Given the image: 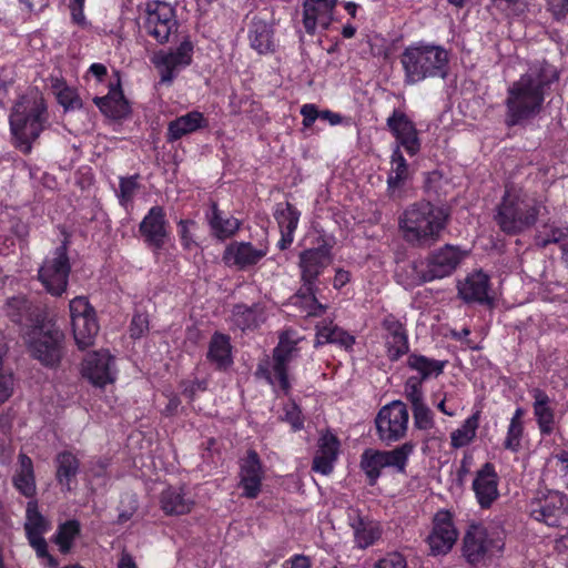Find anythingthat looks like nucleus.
<instances>
[{
	"instance_id": "49",
	"label": "nucleus",
	"mask_w": 568,
	"mask_h": 568,
	"mask_svg": "<svg viewBox=\"0 0 568 568\" xmlns=\"http://www.w3.org/2000/svg\"><path fill=\"white\" fill-rule=\"evenodd\" d=\"M568 235V227H558L555 225H545L542 231L536 235V244L546 246L550 243H557Z\"/></svg>"
},
{
	"instance_id": "3",
	"label": "nucleus",
	"mask_w": 568,
	"mask_h": 568,
	"mask_svg": "<svg viewBox=\"0 0 568 568\" xmlns=\"http://www.w3.org/2000/svg\"><path fill=\"white\" fill-rule=\"evenodd\" d=\"M9 120L17 146L22 152L29 153L32 142L38 139L47 121L42 95L31 91L21 97L13 105Z\"/></svg>"
},
{
	"instance_id": "27",
	"label": "nucleus",
	"mask_w": 568,
	"mask_h": 568,
	"mask_svg": "<svg viewBox=\"0 0 568 568\" xmlns=\"http://www.w3.org/2000/svg\"><path fill=\"white\" fill-rule=\"evenodd\" d=\"M347 519L358 548L365 549L379 539L382 529L377 521L363 517L357 509H349Z\"/></svg>"
},
{
	"instance_id": "50",
	"label": "nucleus",
	"mask_w": 568,
	"mask_h": 568,
	"mask_svg": "<svg viewBox=\"0 0 568 568\" xmlns=\"http://www.w3.org/2000/svg\"><path fill=\"white\" fill-rule=\"evenodd\" d=\"M196 222L193 220H180L178 222V233L181 244L185 250H192L196 246L194 239V231L196 230Z\"/></svg>"
},
{
	"instance_id": "43",
	"label": "nucleus",
	"mask_w": 568,
	"mask_h": 568,
	"mask_svg": "<svg viewBox=\"0 0 568 568\" xmlns=\"http://www.w3.org/2000/svg\"><path fill=\"white\" fill-rule=\"evenodd\" d=\"M361 467L369 479L371 484H375L385 469L382 450L366 449L361 459Z\"/></svg>"
},
{
	"instance_id": "4",
	"label": "nucleus",
	"mask_w": 568,
	"mask_h": 568,
	"mask_svg": "<svg viewBox=\"0 0 568 568\" xmlns=\"http://www.w3.org/2000/svg\"><path fill=\"white\" fill-rule=\"evenodd\" d=\"M448 61V52L443 47L426 42L413 43L404 50L400 58L405 82L415 84L427 78H444Z\"/></svg>"
},
{
	"instance_id": "59",
	"label": "nucleus",
	"mask_w": 568,
	"mask_h": 568,
	"mask_svg": "<svg viewBox=\"0 0 568 568\" xmlns=\"http://www.w3.org/2000/svg\"><path fill=\"white\" fill-rule=\"evenodd\" d=\"M59 103L65 109H75L80 106V100L75 92L70 88H63L57 93Z\"/></svg>"
},
{
	"instance_id": "64",
	"label": "nucleus",
	"mask_w": 568,
	"mask_h": 568,
	"mask_svg": "<svg viewBox=\"0 0 568 568\" xmlns=\"http://www.w3.org/2000/svg\"><path fill=\"white\" fill-rule=\"evenodd\" d=\"M312 561L307 556L294 555L283 562V568H311Z\"/></svg>"
},
{
	"instance_id": "11",
	"label": "nucleus",
	"mask_w": 568,
	"mask_h": 568,
	"mask_svg": "<svg viewBox=\"0 0 568 568\" xmlns=\"http://www.w3.org/2000/svg\"><path fill=\"white\" fill-rule=\"evenodd\" d=\"M529 511L534 519L550 527L568 524L567 497L557 490L539 491L530 503Z\"/></svg>"
},
{
	"instance_id": "39",
	"label": "nucleus",
	"mask_w": 568,
	"mask_h": 568,
	"mask_svg": "<svg viewBox=\"0 0 568 568\" xmlns=\"http://www.w3.org/2000/svg\"><path fill=\"white\" fill-rule=\"evenodd\" d=\"M480 412L473 413L464 423L452 432L450 446L453 448H462L468 446L476 437L479 426Z\"/></svg>"
},
{
	"instance_id": "52",
	"label": "nucleus",
	"mask_w": 568,
	"mask_h": 568,
	"mask_svg": "<svg viewBox=\"0 0 568 568\" xmlns=\"http://www.w3.org/2000/svg\"><path fill=\"white\" fill-rule=\"evenodd\" d=\"M493 2L508 16L519 17L529 9L531 0H493Z\"/></svg>"
},
{
	"instance_id": "23",
	"label": "nucleus",
	"mask_w": 568,
	"mask_h": 568,
	"mask_svg": "<svg viewBox=\"0 0 568 568\" xmlns=\"http://www.w3.org/2000/svg\"><path fill=\"white\" fill-rule=\"evenodd\" d=\"M264 474L255 452H248L240 464V484L242 495L246 498H256L261 491Z\"/></svg>"
},
{
	"instance_id": "15",
	"label": "nucleus",
	"mask_w": 568,
	"mask_h": 568,
	"mask_svg": "<svg viewBox=\"0 0 568 568\" xmlns=\"http://www.w3.org/2000/svg\"><path fill=\"white\" fill-rule=\"evenodd\" d=\"M70 264L64 245L49 255L39 270V278L52 295H61L68 285Z\"/></svg>"
},
{
	"instance_id": "8",
	"label": "nucleus",
	"mask_w": 568,
	"mask_h": 568,
	"mask_svg": "<svg viewBox=\"0 0 568 568\" xmlns=\"http://www.w3.org/2000/svg\"><path fill=\"white\" fill-rule=\"evenodd\" d=\"M331 248L327 245L306 250L300 255L302 280L306 285H308L307 290L311 293V295L305 300V312L310 316H317L324 312V306L316 301L313 294L312 285L323 270L331 264Z\"/></svg>"
},
{
	"instance_id": "60",
	"label": "nucleus",
	"mask_w": 568,
	"mask_h": 568,
	"mask_svg": "<svg viewBox=\"0 0 568 568\" xmlns=\"http://www.w3.org/2000/svg\"><path fill=\"white\" fill-rule=\"evenodd\" d=\"M383 327L385 329L384 338H392L397 334H406L402 323L393 315H387L383 321Z\"/></svg>"
},
{
	"instance_id": "56",
	"label": "nucleus",
	"mask_w": 568,
	"mask_h": 568,
	"mask_svg": "<svg viewBox=\"0 0 568 568\" xmlns=\"http://www.w3.org/2000/svg\"><path fill=\"white\" fill-rule=\"evenodd\" d=\"M29 310L24 297H12L7 303V313L14 322H21L23 313Z\"/></svg>"
},
{
	"instance_id": "20",
	"label": "nucleus",
	"mask_w": 568,
	"mask_h": 568,
	"mask_svg": "<svg viewBox=\"0 0 568 568\" xmlns=\"http://www.w3.org/2000/svg\"><path fill=\"white\" fill-rule=\"evenodd\" d=\"M458 532L448 511H438L433 520L427 544L433 556L448 554L457 541Z\"/></svg>"
},
{
	"instance_id": "62",
	"label": "nucleus",
	"mask_w": 568,
	"mask_h": 568,
	"mask_svg": "<svg viewBox=\"0 0 568 568\" xmlns=\"http://www.w3.org/2000/svg\"><path fill=\"white\" fill-rule=\"evenodd\" d=\"M547 8L555 19L560 20L568 14V0H547Z\"/></svg>"
},
{
	"instance_id": "30",
	"label": "nucleus",
	"mask_w": 568,
	"mask_h": 568,
	"mask_svg": "<svg viewBox=\"0 0 568 568\" xmlns=\"http://www.w3.org/2000/svg\"><path fill=\"white\" fill-rule=\"evenodd\" d=\"M458 294L466 302H488V276L480 271L469 274L464 281L458 283Z\"/></svg>"
},
{
	"instance_id": "34",
	"label": "nucleus",
	"mask_w": 568,
	"mask_h": 568,
	"mask_svg": "<svg viewBox=\"0 0 568 568\" xmlns=\"http://www.w3.org/2000/svg\"><path fill=\"white\" fill-rule=\"evenodd\" d=\"M300 216L301 212L290 203H286L284 207L277 209L275 219L281 231V240L278 241L281 250H285L293 243Z\"/></svg>"
},
{
	"instance_id": "28",
	"label": "nucleus",
	"mask_w": 568,
	"mask_h": 568,
	"mask_svg": "<svg viewBox=\"0 0 568 568\" xmlns=\"http://www.w3.org/2000/svg\"><path fill=\"white\" fill-rule=\"evenodd\" d=\"M339 443L337 438L326 433L318 440V449L313 459L312 469L322 475H329L333 471L337 459Z\"/></svg>"
},
{
	"instance_id": "12",
	"label": "nucleus",
	"mask_w": 568,
	"mask_h": 568,
	"mask_svg": "<svg viewBox=\"0 0 568 568\" xmlns=\"http://www.w3.org/2000/svg\"><path fill=\"white\" fill-rule=\"evenodd\" d=\"M69 307L75 344L81 349L93 345L99 332V324L93 307L82 296L71 300Z\"/></svg>"
},
{
	"instance_id": "45",
	"label": "nucleus",
	"mask_w": 568,
	"mask_h": 568,
	"mask_svg": "<svg viewBox=\"0 0 568 568\" xmlns=\"http://www.w3.org/2000/svg\"><path fill=\"white\" fill-rule=\"evenodd\" d=\"M407 175L408 169L406 160L397 146L392 155V168L387 179L389 190L394 192L397 187H399L400 184L407 179Z\"/></svg>"
},
{
	"instance_id": "1",
	"label": "nucleus",
	"mask_w": 568,
	"mask_h": 568,
	"mask_svg": "<svg viewBox=\"0 0 568 568\" xmlns=\"http://www.w3.org/2000/svg\"><path fill=\"white\" fill-rule=\"evenodd\" d=\"M557 80V70L548 63H537L508 89L506 123L516 125L532 115L544 101V89Z\"/></svg>"
},
{
	"instance_id": "37",
	"label": "nucleus",
	"mask_w": 568,
	"mask_h": 568,
	"mask_svg": "<svg viewBox=\"0 0 568 568\" xmlns=\"http://www.w3.org/2000/svg\"><path fill=\"white\" fill-rule=\"evenodd\" d=\"M354 342V336L332 323L317 326L316 346L331 343L348 349L353 346Z\"/></svg>"
},
{
	"instance_id": "48",
	"label": "nucleus",
	"mask_w": 568,
	"mask_h": 568,
	"mask_svg": "<svg viewBox=\"0 0 568 568\" xmlns=\"http://www.w3.org/2000/svg\"><path fill=\"white\" fill-rule=\"evenodd\" d=\"M6 353V347L0 346V404L7 402L11 397L14 388L13 375L3 366V357Z\"/></svg>"
},
{
	"instance_id": "46",
	"label": "nucleus",
	"mask_w": 568,
	"mask_h": 568,
	"mask_svg": "<svg viewBox=\"0 0 568 568\" xmlns=\"http://www.w3.org/2000/svg\"><path fill=\"white\" fill-rule=\"evenodd\" d=\"M426 270L425 263L423 260L414 262L407 267L397 271L396 277L397 282L402 284L405 288H410L417 285H420L425 282H430V280H420L415 282V277L422 274Z\"/></svg>"
},
{
	"instance_id": "58",
	"label": "nucleus",
	"mask_w": 568,
	"mask_h": 568,
	"mask_svg": "<svg viewBox=\"0 0 568 568\" xmlns=\"http://www.w3.org/2000/svg\"><path fill=\"white\" fill-rule=\"evenodd\" d=\"M284 419L291 424L293 430H298L303 427L301 410L294 403L284 407Z\"/></svg>"
},
{
	"instance_id": "9",
	"label": "nucleus",
	"mask_w": 568,
	"mask_h": 568,
	"mask_svg": "<svg viewBox=\"0 0 568 568\" xmlns=\"http://www.w3.org/2000/svg\"><path fill=\"white\" fill-rule=\"evenodd\" d=\"M297 338L290 332L281 335L280 343L274 349L273 361L270 364L261 365V373L267 382L276 389L288 393L290 382L287 377V365L296 354Z\"/></svg>"
},
{
	"instance_id": "36",
	"label": "nucleus",
	"mask_w": 568,
	"mask_h": 568,
	"mask_svg": "<svg viewBox=\"0 0 568 568\" xmlns=\"http://www.w3.org/2000/svg\"><path fill=\"white\" fill-rule=\"evenodd\" d=\"M251 47L258 53L273 51V32L271 26L265 21L253 19L248 30Z\"/></svg>"
},
{
	"instance_id": "18",
	"label": "nucleus",
	"mask_w": 568,
	"mask_h": 568,
	"mask_svg": "<svg viewBox=\"0 0 568 568\" xmlns=\"http://www.w3.org/2000/svg\"><path fill=\"white\" fill-rule=\"evenodd\" d=\"M407 408L398 400L384 406L376 417L378 436L384 442H395L402 438L407 430Z\"/></svg>"
},
{
	"instance_id": "26",
	"label": "nucleus",
	"mask_w": 568,
	"mask_h": 568,
	"mask_svg": "<svg viewBox=\"0 0 568 568\" xmlns=\"http://www.w3.org/2000/svg\"><path fill=\"white\" fill-rule=\"evenodd\" d=\"M387 125L395 136L398 145L403 146L409 155H415L420 149L416 128L413 122L403 113L394 112L388 118Z\"/></svg>"
},
{
	"instance_id": "10",
	"label": "nucleus",
	"mask_w": 568,
	"mask_h": 568,
	"mask_svg": "<svg viewBox=\"0 0 568 568\" xmlns=\"http://www.w3.org/2000/svg\"><path fill=\"white\" fill-rule=\"evenodd\" d=\"M193 42L185 37L175 48L155 52L151 61L160 73L161 82L171 83L183 69L189 67L193 59Z\"/></svg>"
},
{
	"instance_id": "6",
	"label": "nucleus",
	"mask_w": 568,
	"mask_h": 568,
	"mask_svg": "<svg viewBox=\"0 0 568 568\" xmlns=\"http://www.w3.org/2000/svg\"><path fill=\"white\" fill-rule=\"evenodd\" d=\"M31 355L45 366H55L62 357L63 333L52 320H37L23 333Z\"/></svg>"
},
{
	"instance_id": "55",
	"label": "nucleus",
	"mask_w": 568,
	"mask_h": 568,
	"mask_svg": "<svg viewBox=\"0 0 568 568\" xmlns=\"http://www.w3.org/2000/svg\"><path fill=\"white\" fill-rule=\"evenodd\" d=\"M414 422L419 429H429L433 427V416L430 409L425 403L413 406Z\"/></svg>"
},
{
	"instance_id": "61",
	"label": "nucleus",
	"mask_w": 568,
	"mask_h": 568,
	"mask_svg": "<svg viewBox=\"0 0 568 568\" xmlns=\"http://www.w3.org/2000/svg\"><path fill=\"white\" fill-rule=\"evenodd\" d=\"M374 568H406V562L402 555L394 552L378 560Z\"/></svg>"
},
{
	"instance_id": "7",
	"label": "nucleus",
	"mask_w": 568,
	"mask_h": 568,
	"mask_svg": "<svg viewBox=\"0 0 568 568\" xmlns=\"http://www.w3.org/2000/svg\"><path fill=\"white\" fill-rule=\"evenodd\" d=\"M504 539V529L498 525H471L464 537V556L471 564L493 558L503 551Z\"/></svg>"
},
{
	"instance_id": "53",
	"label": "nucleus",
	"mask_w": 568,
	"mask_h": 568,
	"mask_svg": "<svg viewBox=\"0 0 568 568\" xmlns=\"http://www.w3.org/2000/svg\"><path fill=\"white\" fill-rule=\"evenodd\" d=\"M422 383V379H419L416 376H412L407 379L405 384V395L406 398L410 402L412 406L424 403Z\"/></svg>"
},
{
	"instance_id": "54",
	"label": "nucleus",
	"mask_w": 568,
	"mask_h": 568,
	"mask_svg": "<svg viewBox=\"0 0 568 568\" xmlns=\"http://www.w3.org/2000/svg\"><path fill=\"white\" fill-rule=\"evenodd\" d=\"M138 187H139V184L136 182L135 176L121 179L119 199H120V203L123 206L126 207L131 203L134 194L136 193Z\"/></svg>"
},
{
	"instance_id": "2",
	"label": "nucleus",
	"mask_w": 568,
	"mask_h": 568,
	"mask_svg": "<svg viewBox=\"0 0 568 568\" xmlns=\"http://www.w3.org/2000/svg\"><path fill=\"white\" fill-rule=\"evenodd\" d=\"M545 212L542 201L529 196L521 189L508 187L495 219L503 232L518 234L530 229Z\"/></svg>"
},
{
	"instance_id": "41",
	"label": "nucleus",
	"mask_w": 568,
	"mask_h": 568,
	"mask_svg": "<svg viewBox=\"0 0 568 568\" xmlns=\"http://www.w3.org/2000/svg\"><path fill=\"white\" fill-rule=\"evenodd\" d=\"M407 365L419 374V379L424 381L442 374L445 363L423 355L412 354L407 359Z\"/></svg>"
},
{
	"instance_id": "32",
	"label": "nucleus",
	"mask_w": 568,
	"mask_h": 568,
	"mask_svg": "<svg viewBox=\"0 0 568 568\" xmlns=\"http://www.w3.org/2000/svg\"><path fill=\"white\" fill-rule=\"evenodd\" d=\"M206 125L207 121L203 113L199 111H191L169 123L168 139L170 141H176L184 135L191 134L199 129L205 128Z\"/></svg>"
},
{
	"instance_id": "47",
	"label": "nucleus",
	"mask_w": 568,
	"mask_h": 568,
	"mask_svg": "<svg viewBox=\"0 0 568 568\" xmlns=\"http://www.w3.org/2000/svg\"><path fill=\"white\" fill-rule=\"evenodd\" d=\"M80 525L75 520H70L62 524L57 532L55 542L61 552H68L73 544V540L79 535Z\"/></svg>"
},
{
	"instance_id": "17",
	"label": "nucleus",
	"mask_w": 568,
	"mask_h": 568,
	"mask_svg": "<svg viewBox=\"0 0 568 568\" xmlns=\"http://www.w3.org/2000/svg\"><path fill=\"white\" fill-rule=\"evenodd\" d=\"M465 256V251L453 245H446L433 252L426 260H423L426 270L415 277V282L420 280H440L452 275Z\"/></svg>"
},
{
	"instance_id": "63",
	"label": "nucleus",
	"mask_w": 568,
	"mask_h": 568,
	"mask_svg": "<svg viewBox=\"0 0 568 568\" xmlns=\"http://www.w3.org/2000/svg\"><path fill=\"white\" fill-rule=\"evenodd\" d=\"M235 316L236 323L241 325L243 328H250L256 325V321L254 318V311L251 308L237 307Z\"/></svg>"
},
{
	"instance_id": "5",
	"label": "nucleus",
	"mask_w": 568,
	"mask_h": 568,
	"mask_svg": "<svg viewBox=\"0 0 568 568\" xmlns=\"http://www.w3.org/2000/svg\"><path fill=\"white\" fill-rule=\"evenodd\" d=\"M445 211L429 202H422L408 207L402 219L400 229L404 237L414 244L429 245L438 240L446 223Z\"/></svg>"
},
{
	"instance_id": "42",
	"label": "nucleus",
	"mask_w": 568,
	"mask_h": 568,
	"mask_svg": "<svg viewBox=\"0 0 568 568\" xmlns=\"http://www.w3.org/2000/svg\"><path fill=\"white\" fill-rule=\"evenodd\" d=\"M524 416L525 410L521 407L516 408L507 429L504 447L514 453L518 452L521 447V439L524 435Z\"/></svg>"
},
{
	"instance_id": "44",
	"label": "nucleus",
	"mask_w": 568,
	"mask_h": 568,
	"mask_svg": "<svg viewBox=\"0 0 568 568\" xmlns=\"http://www.w3.org/2000/svg\"><path fill=\"white\" fill-rule=\"evenodd\" d=\"M413 447L404 444L392 450H382L385 468L393 469L396 473H404Z\"/></svg>"
},
{
	"instance_id": "57",
	"label": "nucleus",
	"mask_w": 568,
	"mask_h": 568,
	"mask_svg": "<svg viewBox=\"0 0 568 568\" xmlns=\"http://www.w3.org/2000/svg\"><path fill=\"white\" fill-rule=\"evenodd\" d=\"M149 331V318L148 315L139 313L132 318L130 325V334L133 338H140Z\"/></svg>"
},
{
	"instance_id": "13",
	"label": "nucleus",
	"mask_w": 568,
	"mask_h": 568,
	"mask_svg": "<svg viewBox=\"0 0 568 568\" xmlns=\"http://www.w3.org/2000/svg\"><path fill=\"white\" fill-rule=\"evenodd\" d=\"M145 29L159 43H165L178 32L179 23L174 7L165 1L152 0L146 3Z\"/></svg>"
},
{
	"instance_id": "33",
	"label": "nucleus",
	"mask_w": 568,
	"mask_h": 568,
	"mask_svg": "<svg viewBox=\"0 0 568 568\" xmlns=\"http://www.w3.org/2000/svg\"><path fill=\"white\" fill-rule=\"evenodd\" d=\"M534 398V415L542 434H550L555 429L554 405L549 396L540 389L531 392Z\"/></svg>"
},
{
	"instance_id": "51",
	"label": "nucleus",
	"mask_w": 568,
	"mask_h": 568,
	"mask_svg": "<svg viewBox=\"0 0 568 568\" xmlns=\"http://www.w3.org/2000/svg\"><path fill=\"white\" fill-rule=\"evenodd\" d=\"M387 355L389 359L397 361L408 351V341L406 334H397V336L385 339Z\"/></svg>"
},
{
	"instance_id": "24",
	"label": "nucleus",
	"mask_w": 568,
	"mask_h": 568,
	"mask_svg": "<svg viewBox=\"0 0 568 568\" xmlns=\"http://www.w3.org/2000/svg\"><path fill=\"white\" fill-rule=\"evenodd\" d=\"M108 93L103 97H95L94 103L106 116L121 119L129 113V105L120 88V78L114 74L106 83Z\"/></svg>"
},
{
	"instance_id": "21",
	"label": "nucleus",
	"mask_w": 568,
	"mask_h": 568,
	"mask_svg": "<svg viewBox=\"0 0 568 568\" xmlns=\"http://www.w3.org/2000/svg\"><path fill=\"white\" fill-rule=\"evenodd\" d=\"M139 230L148 245L155 250L162 248L169 235L163 207L152 206L141 221Z\"/></svg>"
},
{
	"instance_id": "16",
	"label": "nucleus",
	"mask_w": 568,
	"mask_h": 568,
	"mask_svg": "<svg viewBox=\"0 0 568 568\" xmlns=\"http://www.w3.org/2000/svg\"><path fill=\"white\" fill-rule=\"evenodd\" d=\"M50 521L39 511L38 501L29 500L26 509L24 529L31 547L39 558L50 567L57 566L55 559L49 555L43 535L50 529Z\"/></svg>"
},
{
	"instance_id": "35",
	"label": "nucleus",
	"mask_w": 568,
	"mask_h": 568,
	"mask_svg": "<svg viewBox=\"0 0 568 568\" xmlns=\"http://www.w3.org/2000/svg\"><path fill=\"white\" fill-rule=\"evenodd\" d=\"M211 231L219 240H226L234 236L241 227V221L220 211L216 204L212 205L209 215Z\"/></svg>"
},
{
	"instance_id": "31",
	"label": "nucleus",
	"mask_w": 568,
	"mask_h": 568,
	"mask_svg": "<svg viewBox=\"0 0 568 568\" xmlns=\"http://www.w3.org/2000/svg\"><path fill=\"white\" fill-rule=\"evenodd\" d=\"M161 509L170 516H180L189 514L194 500L186 496L182 487H168L160 496Z\"/></svg>"
},
{
	"instance_id": "22",
	"label": "nucleus",
	"mask_w": 568,
	"mask_h": 568,
	"mask_svg": "<svg viewBox=\"0 0 568 568\" xmlns=\"http://www.w3.org/2000/svg\"><path fill=\"white\" fill-rule=\"evenodd\" d=\"M337 0H305L303 24L307 33L326 30L333 21Z\"/></svg>"
},
{
	"instance_id": "40",
	"label": "nucleus",
	"mask_w": 568,
	"mask_h": 568,
	"mask_svg": "<svg viewBox=\"0 0 568 568\" xmlns=\"http://www.w3.org/2000/svg\"><path fill=\"white\" fill-rule=\"evenodd\" d=\"M207 356L221 368L230 366L232 364L230 338L223 334H214L210 342Z\"/></svg>"
},
{
	"instance_id": "19",
	"label": "nucleus",
	"mask_w": 568,
	"mask_h": 568,
	"mask_svg": "<svg viewBox=\"0 0 568 568\" xmlns=\"http://www.w3.org/2000/svg\"><path fill=\"white\" fill-rule=\"evenodd\" d=\"M268 253L266 244L253 245L251 242L233 241L226 245L222 260L229 267L246 271L256 266Z\"/></svg>"
},
{
	"instance_id": "29",
	"label": "nucleus",
	"mask_w": 568,
	"mask_h": 568,
	"mask_svg": "<svg viewBox=\"0 0 568 568\" xmlns=\"http://www.w3.org/2000/svg\"><path fill=\"white\" fill-rule=\"evenodd\" d=\"M13 487L31 500L37 494V483L32 459L26 454H19L18 463L12 476Z\"/></svg>"
},
{
	"instance_id": "14",
	"label": "nucleus",
	"mask_w": 568,
	"mask_h": 568,
	"mask_svg": "<svg viewBox=\"0 0 568 568\" xmlns=\"http://www.w3.org/2000/svg\"><path fill=\"white\" fill-rule=\"evenodd\" d=\"M81 374L95 387L113 384L118 377L115 357L106 349L90 352L82 361Z\"/></svg>"
},
{
	"instance_id": "25",
	"label": "nucleus",
	"mask_w": 568,
	"mask_h": 568,
	"mask_svg": "<svg viewBox=\"0 0 568 568\" xmlns=\"http://www.w3.org/2000/svg\"><path fill=\"white\" fill-rule=\"evenodd\" d=\"M473 489L480 507L488 508L498 498V475L495 467L487 463L476 474Z\"/></svg>"
},
{
	"instance_id": "38",
	"label": "nucleus",
	"mask_w": 568,
	"mask_h": 568,
	"mask_svg": "<svg viewBox=\"0 0 568 568\" xmlns=\"http://www.w3.org/2000/svg\"><path fill=\"white\" fill-rule=\"evenodd\" d=\"M79 470V462L70 452L57 456V480L67 490L72 489V483Z\"/></svg>"
}]
</instances>
